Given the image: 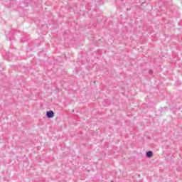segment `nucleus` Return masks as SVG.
Returning <instances> with one entry per match:
<instances>
[{"label":"nucleus","mask_w":182,"mask_h":182,"mask_svg":"<svg viewBox=\"0 0 182 182\" xmlns=\"http://www.w3.org/2000/svg\"><path fill=\"white\" fill-rule=\"evenodd\" d=\"M146 156L148 159H151V157H153V151H146Z\"/></svg>","instance_id":"2"},{"label":"nucleus","mask_w":182,"mask_h":182,"mask_svg":"<svg viewBox=\"0 0 182 182\" xmlns=\"http://www.w3.org/2000/svg\"><path fill=\"white\" fill-rule=\"evenodd\" d=\"M149 75H153V71H152L151 70H150L149 71Z\"/></svg>","instance_id":"4"},{"label":"nucleus","mask_w":182,"mask_h":182,"mask_svg":"<svg viewBox=\"0 0 182 182\" xmlns=\"http://www.w3.org/2000/svg\"><path fill=\"white\" fill-rule=\"evenodd\" d=\"M46 117H48V119H52L55 117V112H53V110L48 111L46 112Z\"/></svg>","instance_id":"1"},{"label":"nucleus","mask_w":182,"mask_h":182,"mask_svg":"<svg viewBox=\"0 0 182 182\" xmlns=\"http://www.w3.org/2000/svg\"><path fill=\"white\" fill-rule=\"evenodd\" d=\"M7 38H9V41H12L13 39H15V37H14V33L9 32Z\"/></svg>","instance_id":"3"}]
</instances>
